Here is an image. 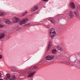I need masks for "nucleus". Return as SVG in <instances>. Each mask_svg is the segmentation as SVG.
<instances>
[{"instance_id": "f257e3e1", "label": "nucleus", "mask_w": 80, "mask_h": 80, "mask_svg": "<svg viewBox=\"0 0 80 80\" xmlns=\"http://www.w3.org/2000/svg\"><path fill=\"white\" fill-rule=\"evenodd\" d=\"M37 68V67L35 65L31 66L30 68H29L28 69V73H29L28 75V78L33 77V76L34 75V74L36 73L37 72L36 71L33 72V70H34V69H35L36 68Z\"/></svg>"}, {"instance_id": "f03ea898", "label": "nucleus", "mask_w": 80, "mask_h": 80, "mask_svg": "<svg viewBox=\"0 0 80 80\" xmlns=\"http://www.w3.org/2000/svg\"><path fill=\"white\" fill-rule=\"evenodd\" d=\"M49 36L50 37H51L52 38H53L54 37L56 36V32L54 28H52L49 29Z\"/></svg>"}, {"instance_id": "7ed1b4c3", "label": "nucleus", "mask_w": 80, "mask_h": 80, "mask_svg": "<svg viewBox=\"0 0 80 80\" xmlns=\"http://www.w3.org/2000/svg\"><path fill=\"white\" fill-rule=\"evenodd\" d=\"M28 21V19L26 18L25 19L19 21L20 25H22L23 24L27 23V22Z\"/></svg>"}, {"instance_id": "20e7f679", "label": "nucleus", "mask_w": 80, "mask_h": 80, "mask_svg": "<svg viewBox=\"0 0 80 80\" xmlns=\"http://www.w3.org/2000/svg\"><path fill=\"white\" fill-rule=\"evenodd\" d=\"M54 57H55L53 55H49L46 57V59L47 60L50 61L53 60L54 58Z\"/></svg>"}, {"instance_id": "39448f33", "label": "nucleus", "mask_w": 80, "mask_h": 80, "mask_svg": "<svg viewBox=\"0 0 80 80\" xmlns=\"http://www.w3.org/2000/svg\"><path fill=\"white\" fill-rule=\"evenodd\" d=\"M38 6H35L31 9V11L32 12H35V11H36V10H38Z\"/></svg>"}, {"instance_id": "423d86ee", "label": "nucleus", "mask_w": 80, "mask_h": 80, "mask_svg": "<svg viewBox=\"0 0 80 80\" xmlns=\"http://www.w3.org/2000/svg\"><path fill=\"white\" fill-rule=\"evenodd\" d=\"M11 77V76L9 74H7V77L5 78V79L6 80H12V79L10 78Z\"/></svg>"}, {"instance_id": "0eeeda50", "label": "nucleus", "mask_w": 80, "mask_h": 80, "mask_svg": "<svg viewBox=\"0 0 80 80\" xmlns=\"http://www.w3.org/2000/svg\"><path fill=\"white\" fill-rule=\"evenodd\" d=\"M5 36V33L4 32L1 33L0 34V39H2V38H4Z\"/></svg>"}, {"instance_id": "6e6552de", "label": "nucleus", "mask_w": 80, "mask_h": 80, "mask_svg": "<svg viewBox=\"0 0 80 80\" xmlns=\"http://www.w3.org/2000/svg\"><path fill=\"white\" fill-rule=\"evenodd\" d=\"M69 17L70 18H73L74 17L73 14V12L72 11H71L70 12Z\"/></svg>"}, {"instance_id": "1a4fd4ad", "label": "nucleus", "mask_w": 80, "mask_h": 80, "mask_svg": "<svg viewBox=\"0 0 80 80\" xmlns=\"http://www.w3.org/2000/svg\"><path fill=\"white\" fill-rule=\"evenodd\" d=\"M70 7L71 8H72V9H74V8H75V4H74V3H73V2H71Z\"/></svg>"}, {"instance_id": "9d476101", "label": "nucleus", "mask_w": 80, "mask_h": 80, "mask_svg": "<svg viewBox=\"0 0 80 80\" xmlns=\"http://www.w3.org/2000/svg\"><path fill=\"white\" fill-rule=\"evenodd\" d=\"M49 20L51 22V23L54 24L55 23V19L53 18H49Z\"/></svg>"}, {"instance_id": "9b49d317", "label": "nucleus", "mask_w": 80, "mask_h": 80, "mask_svg": "<svg viewBox=\"0 0 80 80\" xmlns=\"http://www.w3.org/2000/svg\"><path fill=\"white\" fill-rule=\"evenodd\" d=\"M57 48L58 50H60V51H63V49L59 46H58L57 47Z\"/></svg>"}, {"instance_id": "f8f14e48", "label": "nucleus", "mask_w": 80, "mask_h": 80, "mask_svg": "<svg viewBox=\"0 0 80 80\" xmlns=\"http://www.w3.org/2000/svg\"><path fill=\"white\" fill-rule=\"evenodd\" d=\"M66 17V16H65V15L64 14H62L61 15L60 17H59V19H61V18L62 19H64V18H65Z\"/></svg>"}, {"instance_id": "ddd939ff", "label": "nucleus", "mask_w": 80, "mask_h": 80, "mask_svg": "<svg viewBox=\"0 0 80 80\" xmlns=\"http://www.w3.org/2000/svg\"><path fill=\"white\" fill-rule=\"evenodd\" d=\"M52 42L51 41H50L49 42V44L48 45V48L47 49V50H48L50 49V48L52 47Z\"/></svg>"}, {"instance_id": "4468645a", "label": "nucleus", "mask_w": 80, "mask_h": 80, "mask_svg": "<svg viewBox=\"0 0 80 80\" xmlns=\"http://www.w3.org/2000/svg\"><path fill=\"white\" fill-rule=\"evenodd\" d=\"M5 23L6 24H10V23H11V22L10 21V20L6 19V20Z\"/></svg>"}, {"instance_id": "2eb2a0df", "label": "nucleus", "mask_w": 80, "mask_h": 80, "mask_svg": "<svg viewBox=\"0 0 80 80\" xmlns=\"http://www.w3.org/2000/svg\"><path fill=\"white\" fill-rule=\"evenodd\" d=\"M74 13L75 15H76V17H78V15H79V13H78V11H74Z\"/></svg>"}, {"instance_id": "dca6fc26", "label": "nucleus", "mask_w": 80, "mask_h": 80, "mask_svg": "<svg viewBox=\"0 0 80 80\" xmlns=\"http://www.w3.org/2000/svg\"><path fill=\"white\" fill-rule=\"evenodd\" d=\"M14 18L16 21L15 23H17V22H20V19L18 18L17 17H16L15 18Z\"/></svg>"}, {"instance_id": "f3484780", "label": "nucleus", "mask_w": 80, "mask_h": 80, "mask_svg": "<svg viewBox=\"0 0 80 80\" xmlns=\"http://www.w3.org/2000/svg\"><path fill=\"white\" fill-rule=\"evenodd\" d=\"M52 52L54 54H56V53H57V50H56L55 49H53L52 51Z\"/></svg>"}, {"instance_id": "a211bd4d", "label": "nucleus", "mask_w": 80, "mask_h": 80, "mask_svg": "<svg viewBox=\"0 0 80 80\" xmlns=\"http://www.w3.org/2000/svg\"><path fill=\"white\" fill-rule=\"evenodd\" d=\"M27 13H28V12L26 11L25 12H24L22 15V16H24V15H25L26 14H27Z\"/></svg>"}, {"instance_id": "6ab92c4d", "label": "nucleus", "mask_w": 80, "mask_h": 80, "mask_svg": "<svg viewBox=\"0 0 80 80\" xmlns=\"http://www.w3.org/2000/svg\"><path fill=\"white\" fill-rule=\"evenodd\" d=\"M12 78L13 80H15V79H16V77H15L14 75L12 76Z\"/></svg>"}, {"instance_id": "aec40b11", "label": "nucleus", "mask_w": 80, "mask_h": 80, "mask_svg": "<svg viewBox=\"0 0 80 80\" xmlns=\"http://www.w3.org/2000/svg\"><path fill=\"white\" fill-rule=\"evenodd\" d=\"M1 21V20L0 19V22ZM2 27H4V26L0 24V28H2Z\"/></svg>"}, {"instance_id": "412c9836", "label": "nucleus", "mask_w": 80, "mask_h": 80, "mask_svg": "<svg viewBox=\"0 0 80 80\" xmlns=\"http://www.w3.org/2000/svg\"><path fill=\"white\" fill-rule=\"evenodd\" d=\"M3 15H4V13H3L2 12H0V15H1V16H3Z\"/></svg>"}, {"instance_id": "4be33fe9", "label": "nucleus", "mask_w": 80, "mask_h": 80, "mask_svg": "<svg viewBox=\"0 0 80 80\" xmlns=\"http://www.w3.org/2000/svg\"><path fill=\"white\" fill-rule=\"evenodd\" d=\"M20 74L21 75H24V74H25V73H24L23 72H21L20 73Z\"/></svg>"}, {"instance_id": "5701e85b", "label": "nucleus", "mask_w": 80, "mask_h": 80, "mask_svg": "<svg viewBox=\"0 0 80 80\" xmlns=\"http://www.w3.org/2000/svg\"><path fill=\"white\" fill-rule=\"evenodd\" d=\"M30 25V23H27L26 24V26H29Z\"/></svg>"}, {"instance_id": "b1692460", "label": "nucleus", "mask_w": 80, "mask_h": 80, "mask_svg": "<svg viewBox=\"0 0 80 80\" xmlns=\"http://www.w3.org/2000/svg\"><path fill=\"white\" fill-rule=\"evenodd\" d=\"M20 27H18L16 28V29L17 30H18L19 29H20Z\"/></svg>"}, {"instance_id": "393cba45", "label": "nucleus", "mask_w": 80, "mask_h": 80, "mask_svg": "<svg viewBox=\"0 0 80 80\" xmlns=\"http://www.w3.org/2000/svg\"><path fill=\"white\" fill-rule=\"evenodd\" d=\"M48 0H42V1L45 2H47V1H48Z\"/></svg>"}, {"instance_id": "a878e982", "label": "nucleus", "mask_w": 80, "mask_h": 80, "mask_svg": "<svg viewBox=\"0 0 80 80\" xmlns=\"http://www.w3.org/2000/svg\"><path fill=\"white\" fill-rule=\"evenodd\" d=\"M2 58V56L1 55H0V59H1Z\"/></svg>"}, {"instance_id": "bb28decb", "label": "nucleus", "mask_w": 80, "mask_h": 80, "mask_svg": "<svg viewBox=\"0 0 80 80\" xmlns=\"http://www.w3.org/2000/svg\"><path fill=\"white\" fill-rule=\"evenodd\" d=\"M77 67H79L78 66V64H77Z\"/></svg>"}, {"instance_id": "cd10ccee", "label": "nucleus", "mask_w": 80, "mask_h": 80, "mask_svg": "<svg viewBox=\"0 0 80 80\" xmlns=\"http://www.w3.org/2000/svg\"><path fill=\"white\" fill-rule=\"evenodd\" d=\"M0 78H1V74H0Z\"/></svg>"}, {"instance_id": "c85d7f7f", "label": "nucleus", "mask_w": 80, "mask_h": 80, "mask_svg": "<svg viewBox=\"0 0 80 80\" xmlns=\"http://www.w3.org/2000/svg\"><path fill=\"white\" fill-rule=\"evenodd\" d=\"M79 8H80V7H79Z\"/></svg>"}]
</instances>
